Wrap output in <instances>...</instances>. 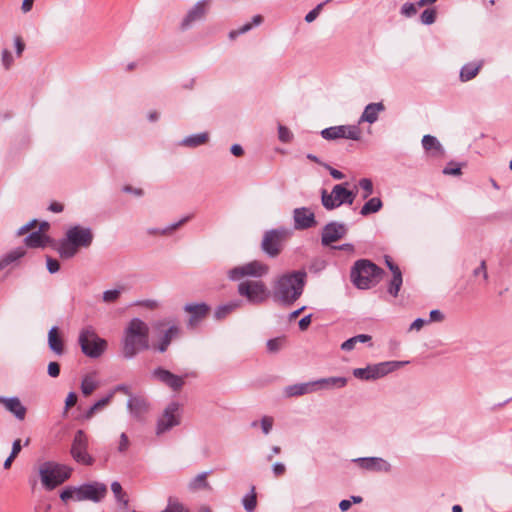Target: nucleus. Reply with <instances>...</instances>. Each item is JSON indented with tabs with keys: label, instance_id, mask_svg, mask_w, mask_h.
<instances>
[{
	"label": "nucleus",
	"instance_id": "nucleus-24",
	"mask_svg": "<svg viewBox=\"0 0 512 512\" xmlns=\"http://www.w3.org/2000/svg\"><path fill=\"white\" fill-rule=\"evenodd\" d=\"M347 378L345 377H327L320 378L313 381L315 392L318 390H333L340 389L347 385Z\"/></svg>",
	"mask_w": 512,
	"mask_h": 512
},
{
	"label": "nucleus",
	"instance_id": "nucleus-8",
	"mask_svg": "<svg viewBox=\"0 0 512 512\" xmlns=\"http://www.w3.org/2000/svg\"><path fill=\"white\" fill-rule=\"evenodd\" d=\"M407 362L386 361L374 365H368L365 368L353 369V376L360 380H376L386 376L388 373L402 367Z\"/></svg>",
	"mask_w": 512,
	"mask_h": 512
},
{
	"label": "nucleus",
	"instance_id": "nucleus-61",
	"mask_svg": "<svg viewBox=\"0 0 512 512\" xmlns=\"http://www.w3.org/2000/svg\"><path fill=\"white\" fill-rule=\"evenodd\" d=\"M426 323H428V321H427V320L422 319V318H417V319H415V320L411 323V325H410V327H409V330H410V331H413V330H415V331H419V330H421V329L423 328V326H424Z\"/></svg>",
	"mask_w": 512,
	"mask_h": 512
},
{
	"label": "nucleus",
	"instance_id": "nucleus-52",
	"mask_svg": "<svg viewBox=\"0 0 512 512\" xmlns=\"http://www.w3.org/2000/svg\"><path fill=\"white\" fill-rule=\"evenodd\" d=\"M282 344H283L282 338L270 339L267 341V349L271 353H276L281 349Z\"/></svg>",
	"mask_w": 512,
	"mask_h": 512
},
{
	"label": "nucleus",
	"instance_id": "nucleus-12",
	"mask_svg": "<svg viewBox=\"0 0 512 512\" xmlns=\"http://www.w3.org/2000/svg\"><path fill=\"white\" fill-rule=\"evenodd\" d=\"M181 405L180 403L173 401L170 402L162 414L159 416L156 424V435L160 436L172 428L180 425L181 423Z\"/></svg>",
	"mask_w": 512,
	"mask_h": 512
},
{
	"label": "nucleus",
	"instance_id": "nucleus-9",
	"mask_svg": "<svg viewBox=\"0 0 512 512\" xmlns=\"http://www.w3.org/2000/svg\"><path fill=\"white\" fill-rule=\"evenodd\" d=\"M291 235L286 227L268 230L264 233L261 242L262 251L271 258L277 257L283 247V241Z\"/></svg>",
	"mask_w": 512,
	"mask_h": 512
},
{
	"label": "nucleus",
	"instance_id": "nucleus-6",
	"mask_svg": "<svg viewBox=\"0 0 512 512\" xmlns=\"http://www.w3.org/2000/svg\"><path fill=\"white\" fill-rule=\"evenodd\" d=\"M82 353L92 359L101 357L107 349V341L98 336L92 326L83 327L78 335Z\"/></svg>",
	"mask_w": 512,
	"mask_h": 512
},
{
	"label": "nucleus",
	"instance_id": "nucleus-13",
	"mask_svg": "<svg viewBox=\"0 0 512 512\" xmlns=\"http://www.w3.org/2000/svg\"><path fill=\"white\" fill-rule=\"evenodd\" d=\"M269 266L261 261H251L240 266H236L228 271V278L231 281H238L243 277L261 278L267 275Z\"/></svg>",
	"mask_w": 512,
	"mask_h": 512
},
{
	"label": "nucleus",
	"instance_id": "nucleus-51",
	"mask_svg": "<svg viewBox=\"0 0 512 512\" xmlns=\"http://www.w3.org/2000/svg\"><path fill=\"white\" fill-rule=\"evenodd\" d=\"M273 418L271 416H263L260 420V427L265 435H268L273 427Z\"/></svg>",
	"mask_w": 512,
	"mask_h": 512
},
{
	"label": "nucleus",
	"instance_id": "nucleus-7",
	"mask_svg": "<svg viewBox=\"0 0 512 512\" xmlns=\"http://www.w3.org/2000/svg\"><path fill=\"white\" fill-rule=\"evenodd\" d=\"M382 273L383 270L370 260L360 259L354 263L350 276L357 288L368 289Z\"/></svg>",
	"mask_w": 512,
	"mask_h": 512
},
{
	"label": "nucleus",
	"instance_id": "nucleus-28",
	"mask_svg": "<svg viewBox=\"0 0 512 512\" xmlns=\"http://www.w3.org/2000/svg\"><path fill=\"white\" fill-rule=\"evenodd\" d=\"M179 334V326L175 324L171 325L161 336L159 342L155 345V349L158 350L160 353L166 352L172 340L177 338Z\"/></svg>",
	"mask_w": 512,
	"mask_h": 512
},
{
	"label": "nucleus",
	"instance_id": "nucleus-44",
	"mask_svg": "<svg viewBox=\"0 0 512 512\" xmlns=\"http://www.w3.org/2000/svg\"><path fill=\"white\" fill-rule=\"evenodd\" d=\"M161 512H189L184 509L182 503H180L177 499L170 497L168 499V503L166 508Z\"/></svg>",
	"mask_w": 512,
	"mask_h": 512
},
{
	"label": "nucleus",
	"instance_id": "nucleus-38",
	"mask_svg": "<svg viewBox=\"0 0 512 512\" xmlns=\"http://www.w3.org/2000/svg\"><path fill=\"white\" fill-rule=\"evenodd\" d=\"M255 486H251L250 491L242 498V505L247 512H253L257 506Z\"/></svg>",
	"mask_w": 512,
	"mask_h": 512
},
{
	"label": "nucleus",
	"instance_id": "nucleus-54",
	"mask_svg": "<svg viewBox=\"0 0 512 512\" xmlns=\"http://www.w3.org/2000/svg\"><path fill=\"white\" fill-rule=\"evenodd\" d=\"M47 373L52 378L58 377L60 374V365L57 362H50L47 367Z\"/></svg>",
	"mask_w": 512,
	"mask_h": 512
},
{
	"label": "nucleus",
	"instance_id": "nucleus-30",
	"mask_svg": "<svg viewBox=\"0 0 512 512\" xmlns=\"http://www.w3.org/2000/svg\"><path fill=\"white\" fill-rule=\"evenodd\" d=\"M49 242L50 238L42 234L40 230L28 234L24 239L25 245L30 248H44Z\"/></svg>",
	"mask_w": 512,
	"mask_h": 512
},
{
	"label": "nucleus",
	"instance_id": "nucleus-21",
	"mask_svg": "<svg viewBox=\"0 0 512 512\" xmlns=\"http://www.w3.org/2000/svg\"><path fill=\"white\" fill-rule=\"evenodd\" d=\"M360 468L372 472H390L391 464L381 457H360L353 460Z\"/></svg>",
	"mask_w": 512,
	"mask_h": 512
},
{
	"label": "nucleus",
	"instance_id": "nucleus-20",
	"mask_svg": "<svg viewBox=\"0 0 512 512\" xmlns=\"http://www.w3.org/2000/svg\"><path fill=\"white\" fill-rule=\"evenodd\" d=\"M294 228L296 230L309 229L317 224L314 212L308 207H299L293 210Z\"/></svg>",
	"mask_w": 512,
	"mask_h": 512
},
{
	"label": "nucleus",
	"instance_id": "nucleus-33",
	"mask_svg": "<svg viewBox=\"0 0 512 512\" xmlns=\"http://www.w3.org/2000/svg\"><path fill=\"white\" fill-rule=\"evenodd\" d=\"M263 22V17L261 15H255L252 18L251 22H248L238 29L231 30L228 34L230 40H235L238 36L249 32L253 27L259 26Z\"/></svg>",
	"mask_w": 512,
	"mask_h": 512
},
{
	"label": "nucleus",
	"instance_id": "nucleus-64",
	"mask_svg": "<svg viewBox=\"0 0 512 512\" xmlns=\"http://www.w3.org/2000/svg\"><path fill=\"white\" fill-rule=\"evenodd\" d=\"M356 344H357V342L354 339V337H351L341 344V349L344 351H351L355 348Z\"/></svg>",
	"mask_w": 512,
	"mask_h": 512
},
{
	"label": "nucleus",
	"instance_id": "nucleus-15",
	"mask_svg": "<svg viewBox=\"0 0 512 512\" xmlns=\"http://www.w3.org/2000/svg\"><path fill=\"white\" fill-rule=\"evenodd\" d=\"M325 140L350 139L358 141L361 138V129L357 125H339L325 128L321 131Z\"/></svg>",
	"mask_w": 512,
	"mask_h": 512
},
{
	"label": "nucleus",
	"instance_id": "nucleus-27",
	"mask_svg": "<svg viewBox=\"0 0 512 512\" xmlns=\"http://www.w3.org/2000/svg\"><path fill=\"white\" fill-rule=\"evenodd\" d=\"M193 215H187L182 217L179 221L174 222L164 228H148L146 230L147 234L150 236H168L171 235L176 229L184 225L186 222H188Z\"/></svg>",
	"mask_w": 512,
	"mask_h": 512
},
{
	"label": "nucleus",
	"instance_id": "nucleus-32",
	"mask_svg": "<svg viewBox=\"0 0 512 512\" xmlns=\"http://www.w3.org/2000/svg\"><path fill=\"white\" fill-rule=\"evenodd\" d=\"M242 306L241 300H232L225 304L218 306L214 312V317L217 320H222L229 314L239 309Z\"/></svg>",
	"mask_w": 512,
	"mask_h": 512
},
{
	"label": "nucleus",
	"instance_id": "nucleus-16",
	"mask_svg": "<svg viewBox=\"0 0 512 512\" xmlns=\"http://www.w3.org/2000/svg\"><path fill=\"white\" fill-rule=\"evenodd\" d=\"M212 0H199L187 12L186 16L181 22V29L187 30L194 25V23L201 21L205 18L210 9Z\"/></svg>",
	"mask_w": 512,
	"mask_h": 512
},
{
	"label": "nucleus",
	"instance_id": "nucleus-48",
	"mask_svg": "<svg viewBox=\"0 0 512 512\" xmlns=\"http://www.w3.org/2000/svg\"><path fill=\"white\" fill-rule=\"evenodd\" d=\"M418 8L417 3L406 2L402 5L400 13L409 18L417 13Z\"/></svg>",
	"mask_w": 512,
	"mask_h": 512
},
{
	"label": "nucleus",
	"instance_id": "nucleus-18",
	"mask_svg": "<svg viewBox=\"0 0 512 512\" xmlns=\"http://www.w3.org/2000/svg\"><path fill=\"white\" fill-rule=\"evenodd\" d=\"M347 233V227L344 223L332 221L326 224L322 230L321 243L328 246L333 242L343 238Z\"/></svg>",
	"mask_w": 512,
	"mask_h": 512
},
{
	"label": "nucleus",
	"instance_id": "nucleus-36",
	"mask_svg": "<svg viewBox=\"0 0 512 512\" xmlns=\"http://www.w3.org/2000/svg\"><path fill=\"white\" fill-rule=\"evenodd\" d=\"M383 206L382 200L379 197L370 198L361 208L360 214L368 216L378 212Z\"/></svg>",
	"mask_w": 512,
	"mask_h": 512
},
{
	"label": "nucleus",
	"instance_id": "nucleus-34",
	"mask_svg": "<svg viewBox=\"0 0 512 512\" xmlns=\"http://www.w3.org/2000/svg\"><path fill=\"white\" fill-rule=\"evenodd\" d=\"M209 139V135L207 132H202L198 134H192L181 140L180 145L190 148H195L200 145L205 144Z\"/></svg>",
	"mask_w": 512,
	"mask_h": 512
},
{
	"label": "nucleus",
	"instance_id": "nucleus-47",
	"mask_svg": "<svg viewBox=\"0 0 512 512\" xmlns=\"http://www.w3.org/2000/svg\"><path fill=\"white\" fill-rule=\"evenodd\" d=\"M420 19L424 25L433 24L436 20V10L434 8L425 9L421 14Z\"/></svg>",
	"mask_w": 512,
	"mask_h": 512
},
{
	"label": "nucleus",
	"instance_id": "nucleus-31",
	"mask_svg": "<svg viewBox=\"0 0 512 512\" xmlns=\"http://www.w3.org/2000/svg\"><path fill=\"white\" fill-rule=\"evenodd\" d=\"M483 66V61L470 62L465 64L459 74V78L462 82H468L475 78Z\"/></svg>",
	"mask_w": 512,
	"mask_h": 512
},
{
	"label": "nucleus",
	"instance_id": "nucleus-26",
	"mask_svg": "<svg viewBox=\"0 0 512 512\" xmlns=\"http://www.w3.org/2000/svg\"><path fill=\"white\" fill-rule=\"evenodd\" d=\"M384 110H385V106L383 105L382 102L368 104L365 107V109L359 119V123L367 122L369 124H373L374 122H376L378 120L379 113L383 112Z\"/></svg>",
	"mask_w": 512,
	"mask_h": 512
},
{
	"label": "nucleus",
	"instance_id": "nucleus-46",
	"mask_svg": "<svg viewBox=\"0 0 512 512\" xmlns=\"http://www.w3.org/2000/svg\"><path fill=\"white\" fill-rule=\"evenodd\" d=\"M123 290H124V288L120 287V288L104 291L103 296H102L103 301L106 303H112V302L116 301L119 298V296Z\"/></svg>",
	"mask_w": 512,
	"mask_h": 512
},
{
	"label": "nucleus",
	"instance_id": "nucleus-22",
	"mask_svg": "<svg viewBox=\"0 0 512 512\" xmlns=\"http://www.w3.org/2000/svg\"><path fill=\"white\" fill-rule=\"evenodd\" d=\"M0 403L7 411L15 416L16 419L22 421L25 419L27 409L16 396L4 397L0 396Z\"/></svg>",
	"mask_w": 512,
	"mask_h": 512
},
{
	"label": "nucleus",
	"instance_id": "nucleus-29",
	"mask_svg": "<svg viewBox=\"0 0 512 512\" xmlns=\"http://www.w3.org/2000/svg\"><path fill=\"white\" fill-rule=\"evenodd\" d=\"M48 346L57 356L64 354V343L58 335L57 326H53L48 332Z\"/></svg>",
	"mask_w": 512,
	"mask_h": 512
},
{
	"label": "nucleus",
	"instance_id": "nucleus-14",
	"mask_svg": "<svg viewBox=\"0 0 512 512\" xmlns=\"http://www.w3.org/2000/svg\"><path fill=\"white\" fill-rule=\"evenodd\" d=\"M70 453L77 463L87 466L94 463V458L88 453V438L83 430L76 431Z\"/></svg>",
	"mask_w": 512,
	"mask_h": 512
},
{
	"label": "nucleus",
	"instance_id": "nucleus-56",
	"mask_svg": "<svg viewBox=\"0 0 512 512\" xmlns=\"http://www.w3.org/2000/svg\"><path fill=\"white\" fill-rule=\"evenodd\" d=\"M129 445H130V442H129L128 436L126 435V433H122L120 435L118 451L120 453H124L125 451H127Z\"/></svg>",
	"mask_w": 512,
	"mask_h": 512
},
{
	"label": "nucleus",
	"instance_id": "nucleus-35",
	"mask_svg": "<svg viewBox=\"0 0 512 512\" xmlns=\"http://www.w3.org/2000/svg\"><path fill=\"white\" fill-rule=\"evenodd\" d=\"M25 254H26V250L22 247H18L16 249L8 252L0 259V269L2 270L5 267H7L8 265L16 262L17 260L22 258Z\"/></svg>",
	"mask_w": 512,
	"mask_h": 512
},
{
	"label": "nucleus",
	"instance_id": "nucleus-25",
	"mask_svg": "<svg viewBox=\"0 0 512 512\" xmlns=\"http://www.w3.org/2000/svg\"><path fill=\"white\" fill-rule=\"evenodd\" d=\"M313 392H315L313 381L292 384L284 389L286 397H298Z\"/></svg>",
	"mask_w": 512,
	"mask_h": 512
},
{
	"label": "nucleus",
	"instance_id": "nucleus-19",
	"mask_svg": "<svg viewBox=\"0 0 512 512\" xmlns=\"http://www.w3.org/2000/svg\"><path fill=\"white\" fill-rule=\"evenodd\" d=\"M152 377L176 392L180 391L185 383L183 377L173 374L162 367L154 369Z\"/></svg>",
	"mask_w": 512,
	"mask_h": 512
},
{
	"label": "nucleus",
	"instance_id": "nucleus-37",
	"mask_svg": "<svg viewBox=\"0 0 512 512\" xmlns=\"http://www.w3.org/2000/svg\"><path fill=\"white\" fill-rule=\"evenodd\" d=\"M209 472H202L198 474L196 477L190 480L188 484V488L190 491H197L202 489L209 488V483L207 481V476Z\"/></svg>",
	"mask_w": 512,
	"mask_h": 512
},
{
	"label": "nucleus",
	"instance_id": "nucleus-11",
	"mask_svg": "<svg viewBox=\"0 0 512 512\" xmlns=\"http://www.w3.org/2000/svg\"><path fill=\"white\" fill-rule=\"evenodd\" d=\"M240 296L246 298L248 303L259 305L267 301L271 292L262 281H243L237 288Z\"/></svg>",
	"mask_w": 512,
	"mask_h": 512
},
{
	"label": "nucleus",
	"instance_id": "nucleus-60",
	"mask_svg": "<svg viewBox=\"0 0 512 512\" xmlns=\"http://www.w3.org/2000/svg\"><path fill=\"white\" fill-rule=\"evenodd\" d=\"M429 316L428 322H441L444 319V314L438 309L431 310Z\"/></svg>",
	"mask_w": 512,
	"mask_h": 512
},
{
	"label": "nucleus",
	"instance_id": "nucleus-57",
	"mask_svg": "<svg viewBox=\"0 0 512 512\" xmlns=\"http://www.w3.org/2000/svg\"><path fill=\"white\" fill-rule=\"evenodd\" d=\"M136 305H140V306H144L148 309H157L159 307V302L157 300H154V299H146V300H142V301H138L136 303Z\"/></svg>",
	"mask_w": 512,
	"mask_h": 512
},
{
	"label": "nucleus",
	"instance_id": "nucleus-55",
	"mask_svg": "<svg viewBox=\"0 0 512 512\" xmlns=\"http://www.w3.org/2000/svg\"><path fill=\"white\" fill-rule=\"evenodd\" d=\"M473 275L474 276H479V275H482V277L484 278V280H487L488 279V273H487V267H486V262L485 260H482L480 262V265L474 269L473 271Z\"/></svg>",
	"mask_w": 512,
	"mask_h": 512
},
{
	"label": "nucleus",
	"instance_id": "nucleus-10",
	"mask_svg": "<svg viewBox=\"0 0 512 512\" xmlns=\"http://www.w3.org/2000/svg\"><path fill=\"white\" fill-rule=\"evenodd\" d=\"M355 196V193L346 189L343 184H337L331 193H327L325 189L321 191V202L326 210H333L343 204H353Z\"/></svg>",
	"mask_w": 512,
	"mask_h": 512
},
{
	"label": "nucleus",
	"instance_id": "nucleus-43",
	"mask_svg": "<svg viewBox=\"0 0 512 512\" xmlns=\"http://www.w3.org/2000/svg\"><path fill=\"white\" fill-rule=\"evenodd\" d=\"M422 146L425 150H431V149L440 150L441 149L440 142L436 139V137H434L432 135H425L422 138Z\"/></svg>",
	"mask_w": 512,
	"mask_h": 512
},
{
	"label": "nucleus",
	"instance_id": "nucleus-50",
	"mask_svg": "<svg viewBox=\"0 0 512 512\" xmlns=\"http://www.w3.org/2000/svg\"><path fill=\"white\" fill-rule=\"evenodd\" d=\"M330 1L331 0H326L325 2L318 4L314 9H312L310 12H308L306 14L305 21L307 23L313 22L318 17V15H319L320 11L322 10V8L324 7V5Z\"/></svg>",
	"mask_w": 512,
	"mask_h": 512
},
{
	"label": "nucleus",
	"instance_id": "nucleus-49",
	"mask_svg": "<svg viewBox=\"0 0 512 512\" xmlns=\"http://www.w3.org/2000/svg\"><path fill=\"white\" fill-rule=\"evenodd\" d=\"M359 187L363 190V199L368 198L373 193V183L368 178H362L359 181Z\"/></svg>",
	"mask_w": 512,
	"mask_h": 512
},
{
	"label": "nucleus",
	"instance_id": "nucleus-59",
	"mask_svg": "<svg viewBox=\"0 0 512 512\" xmlns=\"http://www.w3.org/2000/svg\"><path fill=\"white\" fill-rule=\"evenodd\" d=\"M323 167L326 168L329 171L330 175L336 180H341L345 177V175L341 171L333 168L329 164H323Z\"/></svg>",
	"mask_w": 512,
	"mask_h": 512
},
{
	"label": "nucleus",
	"instance_id": "nucleus-2",
	"mask_svg": "<svg viewBox=\"0 0 512 512\" xmlns=\"http://www.w3.org/2000/svg\"><path fill=\"white\" fill-rule=\"evenodd\" d=\"M93 238L91 228L74 225L67 229L62 239L53 242L52 248L62 259H71L81 248H88L92 244Z\"/></svg>",
	"mask_w": 512,
	"mask_h": 512
},
{
	"label": "nucleus",
	"instance_id": "nucleus-23",
	"mask_svg": "<svg viewBox=\"0 0 512 512\" xmlns=\"http://www.w3.org/2000/svg\"><path fill=\"white\" fill-rule=\"evenodd\" d=\"M127 408L134 418L141 419L148 411L149 403L144 397L130 396L127 401Z\"/></svg>",
	"mask_w": 512,
	"mask_h": 512
},
{
	"label": "nucleus",
	"instance_id": "nucleus-4",
	"mask_svg": "<svg viewBox=\"0 0 512 512\" xmlns=\"http://www.w3.org/2000/svg\"><path fill=\"white\" fill-rule=\"evenodd\" d=\"M107 494V486L100 482L85 483L79 487H67L64 489L60 498L62 501L68 500L100 502Z\"/></svg>",
	"mask_w": 512,
	"mask_h": 512
},
{
	"label": "nucleus",
	"instance_id": "nucleus-42",
	"mask_svg": "<svg viewBox=\"0 0 512 512\" xmlns=\"http://www.w3.org/2000/svg\"><path fill=\"white\" fill-rule=\"evenodd\" d=\"M402 283V273H396V275H393L388 285L389 294L392 295L393 297H397L399 290L402 286Z\"/></svg>",
	"mask_w": 512,
	"mask_h": 512
},
{
	"label": "nucleus",
	"instance_id": "nucleus-40",
	"mask_svg": "<svg viewBox=\"0 0 512 512\" xmlns=\"http://www.w3.org/2000/svg\"><path fill=\"white\" fill-rule=\"evenodd\" d=\"M98 387V383L93 374L85 375L81 382V392L85 396H89Z\"/></svg>",
	"mask_w": 512,
	"mask_h": 512
},
{
	"label": "nucleus",
	"instance_id": "nucleus-3",
	"mask_svg": "<svg viewBox=\"0 0 512 512\" xmlns=\"http://www.w3.org/2000/svg\"><path fill=\"white\" fill-rule=\"evenodd\" d=\"M147 349H149V327L140 318H133L124 330L122 339L123 356L126 359H132L141 350Z\"/></svg>",
	"mask_w": 512,
	"mask_h": 512
},
{
	"label": "nucleus",
	"instance_id": "nucleus-53",
	"mask_svg": "<svg viewBox=\"0 0 512 512\" xmlns=\"http://www.w3.org/2000/svg\"><path fill=\"white\" fill-rule=\"evenodd\" d=\"M46 267H47V270L49 271V273L54 274L59 271L60 264L56 259L47 257L46 258Z\"/></svg>",
	"mask_w": 512,
	"mask_h": 512
},
{
	"label": "nucleus",
	"instance_id": "nucleus-17",
	"mask_svg": "<svg viewBox=\"0 0 512 512\" xmlns=\"http://www.w3.org/2000/svg\"><path fill=\"white\" fill-rule=\"evenodd\" d=\"M210 306L205 302L201 303H186L183 310L190 315L187 321L188 328H194L203 321L210 312Z\"/></svg>",
	"mask_w": 512,
	"mask_h": 512
},
{
	"label": "nucleus",
	"instance_id": "nucleus-45",
	"mask_svg": "<svg viewBox=\"0 0 512 512\" xmlns=\"http://www.w3.org/2000/svg\"><path fill=\"white\" fill-rule=\"evenodd\" d=\"M293 133L284 125H278V138L282 143H290L293 140Z\"/></svg>",
	"mask_w": 512,
	"mask_h": 512
},
{
	"label": "nucleus",
	"instance_id": "nucleus-41",
	"mask_svg": "<svg viewBox=\"0 0 512 512\" xmlns=\"http://www.w3.org/2000/svg\"><path fill=\"white\" fill-rule=\"evenodd\" d=\"M111 490L118 503L123 505V508L128 507V498L126 493L123 491L121 484L118 481H114L111 484Z\"/></svg>",
	"mask_w": 512,
	"mask_h": 512
},
{
	"label": "nucleus",
	"instance_id": "nucleus-63",
	"mask_svg": "<svg viewBox=\"0 0 512 512\" xmlns=\"http://www.w3.org/2000/svg\"><path fill=\"white\" fill-rule=\"evenodd\" d=\"M272 471H273L274 475L276 477H278V476H281V475H283L285 473L286 467H285V465L283 463L276 462L272 466Z\"/></svg>",
	"mask_w": 512,
	"mask_h": 512
},
{
	"label": "nucleus",
	"instance_id": "nucleus-62",
	"mask_svg": "<svg viewBox=\"0 0 512 512\" xmlns=\"http://www.w3.org/2000/svg\"><path fill=\"white\" fill-rule=\"evenodd\" d=\"M77 402V395L75 392H69L65 400V409H69Z\"/></svg>",
	"mask_w": 512,
	"mask_h": 512
},
{
	"label": "nucleus",
	"instance_id": "nucleus-58",
	"mask_svg": "<svg viewBox=\"0 0 512 512\" xmlns=\"http://www.w3.org/2000/svg\"><path fill=\"white\" fill-rule=\"evenodd\" d=\"M12 63H13V57H12L11 53L7 49H4L2 51V64H3V66L6 69H9L10 66L12 65Z\"/></svg>",
	"mask_w": 512,
	"mask_h": 512
},
{
	"label": "nucleus",
	"instance_id": "nucleus-39",
	"mask_svg": "<svg viewBox=\"0 0 512 512\" xmlns=\"http://www.w3.org/2000/svg\"><path fill=\"white\" fill-rule=\"evenodd\" d=\"M112 398H113V393H109L106 397L98 400L86 411V413L84 414V418L91 419L98 410L107 406L110 403V401L112 400Z\"/></svg>",
	"mask_w": 512,
	"mask_h": 512
},
{
	"label": "nucleus",
	"instance_id": "nucleus-5",
	"mask_svg": "<svg viewBox=\"0 0 512 512\" xmlns=\"http://www.w3.org/2000/svg\"><path fill=\"white\" fill-rule=\"evenodd\" d=\"M72 468L54 461H45L39 466V476L46 490H53L70 478Z\"/></svg>",
	"mask_w": 512,
	"mask_h": 512
},
{
	"label": "nucleus",
	"instance_id": "nucleus-1",
	"mask_svg": "<svg viewBox=\"0 0 512 512\" xmlns=\"http://www.w3.org/2000/svg\"><path fill=\"white\" fill-rule=\"evenodd\" d=\"M306 277L303 270L291 271L277 277L271 291L274 302L284 307L292 306L303 294Z\"/></svg>",
	"mask_w": 512,
	"mask_h": 512
}]
</instances>
